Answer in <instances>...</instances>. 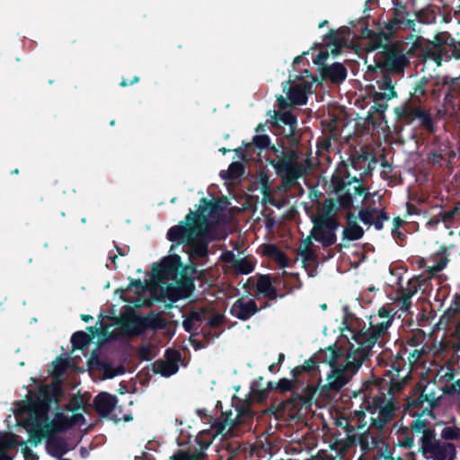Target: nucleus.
Returning <instances> with one entry per match:
<instances>
[{"instance_id": "f03ea898", "label": "nucleus", "mask_w": 460, "mask_h": 460, "mask_svg": "<svg viewBox=\"0 0 460 460\" xmlns=\"http://www.w3.org/2000/svg\"><path fill=\"white\" fill-rule=\"evenodd\" d=\"M370 39L368 50H377L375 56V65L368 66V71L386 72L393 75H403L404 70L410 66L407 45L401 41L390 42V34L385 32L375 33L365 28L363 32Z\"/></svg>"}, {"instance_id": "13d9d810", "label": "nucleus", "mask_w": 460, "mask_h": 460, "mask_svg": "<svg viewBox=\"0 0 460 460\" xmlns=\"http://www.w3.org/2000/svg\"><path fill=\"white\" fill-rule=\"evenodd\" d=\"M349 28L343 27L339 31L330 30L329 32L324 36V39L328 40V43L335 48H341L343 39L339 35L340 31H347Z\"/></svg>"}, {"instance_id": "7ed1b4c3", "label": "nucleus", "mask_w": 460, "mask_h": 460, "mask_svg": "<svg viewBox=\"0 0 460 460\" xmlns=\"http://www.w3.org/2000/svg\"><path fill=\"white\" fill-rule=\"evenodd\" d=\"M394 319L393 309L382 306L377 314L369 317V327L364 325L360 330L348 327L351 334L353 343L357 345L356 355L352 353L350 358L354 360L355 368L360 367L369 357L370 351L377 342L378 339L385 335Z\"/></svg>"}, {"instance_id": "4be33fe9", "label": "nucleus", "mask_w": 460, "mask_h": 460, "mask_svg": "<svg viewBox=\"0 0 460 460\" xmlns=\"http://www.w3.org/2000/svg\"><path fill=\"white\" fill-rule=\"evenodd\" d=\"M383 75L380 80L377 81L379 92H375L373 94V98L375 102L384 101V100H391L397 96V93L394 90V85L393 83V79L391 77L392 74H388L386 72H381Z\"/></svg>"}, {"instance_id": "c03bdc74", "label": "nucleus", "mask_w": 460, "mask_h": 460, "mask_svg": "<svg viewBox=\"0 0 460 460\" xmlns=\"http://www.w3.org/2000/svg\"><path fill=\"white\" fill-rule=\"evenodd\" d=\"M273 118L275 119L276 122H281L285 126H289L290 132H294V128L297 124V119L292 111H275Z\"/></svg>"}, {"instance_id": "2f4dec72", "label": "nucleus", "mask_w": 460, "mask_h": 460, "mask_svg": "<svg viewBox=\"0 0 460 460\" xmlns=\"http://www.w3.org/2000/svg\"><path fill=\"white\" fill-rule=\"evenodd\" d=\"M420 288V277L411 279L406 287H401L398 292L399 300L402 302V307L408 309L411 305V297Z\"/></svg>"}, {"instance_id": "4d7b16f0", "label": "nucleus", "mask_w": 460, "mask_h": 460, "mask_svg": "<svg viewBox=\"0 0 460 460\" xmlns=\"http://www.w3.org/2000/svg\"><path fill=\"white\" fill-rule=\"evenodd\" d=\"M398 444L402 447L411 448L414 444L412 431L407 428L402 429L398 437Z\"/></svg>"}, {"instance_id": "423d86ee", "label": "nucleus", "mask_w": 460, "mask_h": 460, "mask_svg": "<svg viewBox=\"0 0 460 460\" xmlns=\"http://www.w3.org/2000/svg\"><path fill=\"white\" fill-rule=\"evenodd\" d=\"M438 398L421 393L419 398L408 402V406L411 408L410 414L417 417L410 424V429L412 432L422 433V436H424L427 430H435L434 429L428 428L429 421L426 419H422V417L428 415L435 419L433 410L438 406Z\"/></svg>"}, {"instance_id": "ddd939ff", "label": "nucleus", "mask_w": 460, "mask_h": 460, "mask_svg": "<svg viewBox=\"0 0 460 460\" xmlns=\"http://www.w3.org/2000/svg\"><path fill=\"white\" fill-rule=\"evenodd\" d=\"M376 164V156L367 151L355 150L350 155V166L355 171H361L358 178L364 179L365 177L371 175Z\"/></svg>"}, {"instance_id": "6e6552de", "label": "nucleus", "mask_w": 460, "mask_h": 460, "mask_svg": "<svg viewBox=\"0 0 460 460\" xmlns=\"http://www.w3.org/2000/svg\"><path fill=\"white\" fill-rule=\"evenodd\" d=\"M420 448L426 458L433 460H454L456 446L450 442H441L436 438L435 430H427L420 438Z\"/></svg>"}, {"instance_id": "864d4df0", "label": "nucleus", "mask_w": 460, "mask_h": 460, "mask_svg": "<svg viewBox=\"0 0 460 460\" xmlns=\"http://www.w3.org/2000/svg\"><path fill=\"white\" fill-rule=\"evenodd\" d=\"M261 380H262V377H259V379L257 381L253 382L251 386V393L252 394V398H253V400H255L258 402H262L269 396L267 389L260 388L259 383Z\"/></svg>"}, {"instance_id": "b1692460", "label": "nucleus", "mask_w": 460, "mask_h": 460, "mask_svg": "<svg viewBox=\"0 0 460 460\" xmlns=\"http://www.w3.org/2000/svg\"><path fill=\"white\" fill-rule=\"evenodd\" d=\"M223 210L224 208L221 206L219 200H208L206 198H202L199 201L198 210L194 213L196 215H201L205 217V220H199V223H201L204 226H207L208 223V216L215 217L218 216Z\"/></svg>"}, {"instance_id": "f3484780", "label": "nucleus", "mask_w": 460, "mask_h": 460, "mask_svg": "<svg viewBox=\"0 0 460 460\" xmlns=\"http://www.w3.org/2000/svg\"><path fill=\"white\" fill-rule=\"evenodd\" d=\"M50 407L46 403L37 401L36 399L29 401L26 405V412L28 414L27 424H44L46 425L49 420V413Z\"/></svg>"}, {"instance_id": "2eb2a0df", "label": "nucleus", "mask_w": 460, "mask_h": 460, "mask_svg": "<svg viewBox=\"0 0 460 460\" xmlns=\"http://www.w3.org/2000/svg\"><path fill=\"white\" fill-rule=\"evenodd\" d=\"M316 388L313 385H307L303 388L302 393L293 392L290 398L282 401L279 407L284 411H295L301 406L306 405L311 402Z\"/></svg>"}, {"instance_id": "4c0bfd02", "label": "nucleus", "mask_w": 460, "mask_h": 460, "mask_svg": "<svg viewBox=\"0 0 460 460\" xmlns=\"http://www.w3.org/2000/svg\"><path fill=\"white\" fill-rule=\"evenodd\" d=\"M320 363L329 364L331 367L336 365L338 358L341 356L340 349L336 345L329 346L325 349H320L317 353L314 354Z\"/></svg>"}, {"instance_id": "393cba45", "label": "nucleus", "mask_w": 460, "mask_h": 460, "mask_svg": "<svg viewBox=\"0 0 460 460\" xmlns=\"http://www.w3.org/2000/svg\"><path fill=\"white\" fill-rule=\"evenodd\" d=\"M320 70L323 79H328L333 84L342 83L348 75L346 66L340 62H335L331 66L323 65Z\"/></svg>"}, {"instance_id": "ea45409f", "label": "nucleus", "mask_w": 460, "mask_h": 460, "mask_svg": "<svg viewBox=\"0 0 460 460\" xmlns=\"http://www.w3.org/2000/svg\"><path fill=\"white\" fill-rule=\"evenodd\" d=\"M190 247V256L194 259H204L208 255V243L204 240L193 239L187 244Z\"/></svg>"}, {"instance_id": "c756f323", "label": "nucleus", "mask_w": 460, "mask_h": 460, "mask_svg": "<svg viewBox=\"0 0 460 460\" xmlns=\"http://www.w3.org/2000/svg\"><path fill=\"white\" fill-rule=\"evenodd\" d=\"M314 226L311 230V236L321 243L323 247L327 248L337 242L336 233H332L329 229H325L321 224L313 219Z\"/></svg>"}, {"instance_id": "a878e982", "label": "nucleus", "mask_w": 460, "mask_h": 460, "mask_svg": "<svg viewBox=\"0 0 460 460\" xmlns=\"http://www.w3.org/2000/svg\"><path fill=\"white\" fill-rule=\"evenodd\" d=\"M255 289L259 295H261L270 301L284 296V295L278 294L277 288L272 284V277L270 274L261 275L255 284Z\"/></svg>"}, {"instance_id": "680f3d73", "label": "nucleus", "mask_w": 460, "mask_h": 460, "mask_svg": "<svg viewBox=\"0 0 460 460\" xmlns=\"http://www.w3.org/2000/svg\"><path fill=\"white\" fill-rule=\"evenodd\" d=\"M377 210L376 208H362L359 210L358 217L363 224L372 226L373 218Z\"/></svg>"}, {"instance_id": "09e8293b", "label": "nucleus", "mask_w": 460, "mask_h": 460, "mask_svg": "<svg viewBox=\"0 0 460 460\" xmlns=\"http://www.w3.org/2000/svg\"><path fill=\"white\" fill-rule=\"evenodd\" d=\"M336 203H338L337 200L333 199H326L323 202L321 214L315 218H326L335 216L339 209Z\"/></svg>"}, {"instance_id": "a18cd8bd", "label": "nucleus", "mask_w": 460, "mask_h": 460, "mask_svg": "<svg viewBox=\"0 0 460 460\" xmlns=\"http://www.w3.org/2000/svg\"><path fill=\"white\" fill-rule=\"evenodd\" d=\"M91 341V336L83 331L75 332L71 337V343L74 349H84L87 348Z\"/></svg>"}, {"instance_id": "f704fd0d", "label": "nucleus", "mask_w": 460, "mask_h": 460, "mask_svg": "<svg viewBox=\"0 0 460 460\" xmlns=\"http://www.w3.org/2000/svg\"><path fill=\"white\" fill-rule=\"evenodd\" d=\"M449 75H431L429 95L433 100H438L442 93H446L447 84H448Z\"/></svg>"}, {"instance_id": "9d476101", "label": "nucleus", "mask_w": 460, "mask_h": 460, "mask_svg": "<svg viewBox=\"0 0 460 460\" xmlns=\"http://www.w3.org/2000/svg\"><path fill=\"white\" fill-rule=\"evenodd\" d=\"M430 44L434 49L432 58L438 65L443 58L460 59V39L456 40L448 31L437 33Z\"/></svg>"}, {"instance_id": "c85d7f7f", "label": "nucleus", "mask_w": 460, "mask_h": 460, "mask_svg": "<svg viewBox=\"0 0 460 460\" xmlns=\"http://www.w3.org/2000/svg\"><path fill=\"white\" fill-rule=\"evenodd\" d=\"M312 84L303 82L291 86L288 92V98L294 105H305L307 102V94L311 93Z\"/></svg>"}, {"instance_id": "79ce46f5", "label": "nucleus", "mask_w": 460, "mask_h": 460, "mask_svg": "<svg viewBox=\"0 0 460 460\" xmlns=\"http://www.w3.org/2000/svg\"><path fill=\"white\" fill-rule=\"evenodd\" d=\"M244 165L241 162H233L227 171H221L220 176L228 181H235L244 173Z\"/></svg>"}, {"instance_id": "aec40b11", "label": "nucleus", "mask_w": 460, "mask_h": 460, "mask_svg": "<svg viewBox=\"0 0 460 460\" xmlns=\"http://www.w3.org/2000/svg\"><path fill=\"white\" fill-rule=\"evenodd\" d=\"M208 310L202 307L198 310H191L182 322V326L187 332L191 333V336L199 335V330L203 322L207 320V314Z\"/></svg>"}, {"instance_id": "473e14b6", "label": "nucleus", "mask_w": 460, "mask_h": 460, "mask_svg": "<svg viewBox=\"0 0 460 460\" xmlns=\"http://www.w3.org/2000/svg\"><path fill=\"white\" fill-rule=\"evenodd\" d=\"M27 432L29 433L30 442L37 447L44 438L48 440V436L51 435L49 429L44 424H27L25 423Z\"/></svg>"}, {"instance_id": "3c124183", "label": "nucleus", "mask_w": 460, "mask_h": 460, "mask_svg": "<svg viewBox=\"0 0 460 460\" xmlns=\"http://www.w3.org/2000/svg\"><path fill=\"white\" fill-rule=\"evenodd\" d=\"M237 416L234 420H228V417L225 419L226 422L232 421L234 424H241L244 422L247 419H252V412L248 405H242L237 409Z\"/></svg>"}, {"instance_id": "774afa93", "label": "nucleus", "mask_w": 460, "mask_h": 460, "mask_svg": "<svg viewBox=\"0 0 460 460\" xmlns=\"http://www.w3.org/2000/svg\"><path fill=\"white\" fill-rule=\"evenodd\" d=\"M296 385V384L292 379L281 378L276 383V390L280 393L286 392H294L293 388Z\"/></svg>"}, {"instance_id": "a19ab883", "label": "nucleus", "mask_w": 460, "mask_h": 460, "mask_svg": "<svg viewBox=\"0 0 460 460\" xmlns=\"http://www.w3.org/2000/svg\"><path fill=\"white\" fill-rule=\"evenodd\" d=\"M413 350L411 351L408 355V361H409V367L408 368L411 370V367H413L415 364H417L420 358L424 356L426 350L424 349V346H421V347H413ZM407 353V349H404L403 351L400 350L398 351V353L396 354V356L394 357V359L391 360V364L393 363V361L400 356L403 358V363L405 364V367H407L406 366V363H405V360H404V356L405 354Z\"/></svg>"}, {"instance_id": "dca6fc26", "label": "nucleus", "mask_w": 460, "mask_h": 460, "mask_svg": "<svg viewBox=\"0 0 460 460\" xmlns=\"http://www.w3.org/2000/svg\"><path fill=\"white\" fill-rule=\"evenodd\" d=\"M365 418L366 413L363 411H355L354 415L350 418L345 416L337 418L335 424L345 430L348 441H353L355 431L365 428L367 424Z\"/></svg>"}, {"instance_id": "0eeeda50", "label": "nucleus", "mask_w": 460, "mask_h": 460, "mask_svg": "<svg viewBox=\"0 0 460 460\" xmlns=\"http://www.w3.org/2000/svg\"><path fill=\"white\" fill-rule=\"evenodd\" d=\"M203 216L190 211L185 217V221L180 222L168 230L167 239L178 244L192 243L193 239L201 236L204 232L205 226L199 223V220H205Z\"/></svg>"}, {"instance_id": "f8f14e48", "label": "nucleus", "mask_w": 460, "mask_h": 460, "mask_svg": "<svg viewBox=\"0 0 460 460\" xmlns=\"http://www.w3.org/2000/svg\"><path fill=\"white\" fill-rule=\"evenodd\" d=\"M442 106L444 113L450 116L460 111V75L456 77L449 75Z\"/></svg>"}, {"instance_id": "0e129e2a", "label": "nucleus", "mask_w": 460, "mask_h": 460, "mask_svg": "<svg viewBox=\"0 0 460 460\" xmlns=\"http://www.w3.org/2000/svg\"><path fill=\"white\" fill-rule=\"evenodd\" d=\"M226 317L221 313L213 314L207 321L206 326H208L211 329H217L225 324Z\"/></svg>"}, {"instance_id": "39448f33", "label": "nucleus", "mask_w": 460, "mask_h": 460, "mask_svg": "<svg viewBox=\"0 0 460 460\" xmlns=\"http://www.w3.org/2000/svg\"><path fill=\"white\" fill-rule=\"evenodd\" d=\"M271 149L277 155L269 161L270 164L273 166L284 184L295 185L297 180L306 173V166L298 161L300 153L293 148L279 151L275 146H272Z\"/></svg>"}, {"instance_id": "f257e3e1", "label": "nucleus", "mask_w": 460, "mask_h": 460, "mask_svg": "<svg viewBox=\"0 0 460 460\" xmlns=\"http://www.w3.org/2000/svg\"><path fill=\"white\" fill-rule=\"evenodd\" d=\"M410 378V369L405 367L403 358L397 357L385 370L383 377L364 383V400L368 411L376 417L371 421L377 429H383L394 418L396 411L394 394L402 390Z\"/></svg>"}, {"instance_id": "603ef678", "label": "nucleus", "mask_w": 460, "mask_h": 460, "mask_svg": "<svg viewBox=\"0 0 460 460\" xmlns=\"http://www.w3.org/2000/svg\"><path fill=\"white\" fill-rule=\"evenodd\" d=\"M425 338V332L421 329H416L407 336L406 342L411 347H421Z\"/></svg>"}, {"instance_id": "a211bd4d", "label": "nucleus", "mask_w": 460, "mask_h": 460, "mask_svg": "<svg viewBox=\"0 0 460 460\" xmlns=\"http://www.w3.org/2000/svg\"><path fill=\"white\" fill-rule=\"evenodd\" d=\"M260 310L261 308L258 307L253 299L245 300L243 297H241L234 302L229 313L232 316L241 321H247Z\"/></svg>"}, {"instance_id": "72a5a7b5", "label": "nucleus", "mask_w": 460, "mask_h": 460, "mask_svg": "<svg viewBox=\"0 0 460 460\" xmlns=\"http://www.w3.org/2000/svg\"><path fill=\"white\" fill-rule=\"evenodd\" d=\"M430 87V75L429 76H422L416 81L413 86V93L411 97L415 102L421 104L429 94Z\"/></svg>"}, {"instance_id": "de8ad7c7", "label": "nucleus", "mask_w": 460, "mask_h": 460, "mask_svg": "<svg viewBox=\"0 0 460 460\" xmlns=\"http://www.w3.org/2000/svg\"><path fill=\"white\" fill-rule=\"evenodd\" d=\"M98 367L103 371V375L105 378L111 379L118 375L124 374L123 367H119V368H114L111 363H108L103 360L97 361Z\"/></svg>"}, {"instance_id": "8fccbe9b", "label": "nucleus", "mask_w": 460, "mask_h": 460, "mask_svg": "<svg viewBox=\"0 0 460 460\" xmlns=\"http://www.w3.org/2000/svg\"><path fill=\"white\" fill-rule=\"evenodd\" d=\"M418 112V106H407L398 111V118L405 124H411L416 120L415 115Z\"/></svg>"}, {"instance_id": "bb28decb", "label": "nucleus", "mask_w": 460, "mask_h": 460, "mask_svg": "<svg viewBox=\"0 0 460 460\" xmlns=\"http://www.w3.org/2000/svg\"><path fill=\"white\" fill-rule=\"evenodd\" d=\"M458 323H460V293H456L450 306L440 316L438 324L447 327L451 324L456 325Z\"/></svg>"}, {"instance_id": "49530a36", "label": "nucleus", "mask_w": 460, "mask_h": 460, "mask_svg": "<svg viewBox=\"0 0 460 460\" xmlns=\"http://www.w3.org/2000/svg\"><path fill=\"white\" fill-rule=\"evenodd\" d=\"M233 268L237 274L246 275L253 271L255 264L248 258L234 260Z\"/></svg>"}, {"instance_id": "e433bc0d", "label": "nucleus", "mask_w": 460, "mask_h": 460, "mask_svg": "<svg viewBox=\"0 0 460 460\" xmlns=\"http://www.w3.org/2000/svg\"><path fill=\"white\" fill-rule=\"evenodd\" d=\"M355 439L353 441H348L349 444H358L361 447V450L365 453L370 451L377 446V441L376 438L370 434L368 429L364 430L363 432H359L358 430L354 433Z\"/></svg>"}, {"instance_id": "9b49d317", "label": "nucleus", "mask_w": 460, "mask_h": 460, "mask_svg": "<svg viewBox=\"0 0 460 460\" xmlns=\"http://www.w3.org/2000/svg\"><path fill=\"white\" fill-rule=\"evenodd\" d=\"M423 10H420L414 13V19L410 18L411 13L407 11L406 4L396 1L394 3V8L392 9L393 17L387 22L385 23V28L393 32L398 29L413 28L415 26V20L418 19L422 22Z\"/></svg>"}, {"instance_id": "6ab92c4d", "label": "nucleus", "mask_w": 460, "mask_h": 460, "mask_svg": "<svg viewBox=\"0 0 460 460\" xmlns=\"http://www.w3.org/2000/svg\"><path fill=\"white\" fill-rule=\"evenodd\" d=\"M118 398L107 392L99 393L93 399V408L102 418L108 417L116 408Z\"/></svg>"}, {"instance_id": "5fc2aeb1", "label": "nucleus", "mask_w": 460, "mask_h": 460, "mask_svg": "<svg viewBox=\"0 0 460 460\" xmlns=\"http://www.w3.org/2000/svg\"><path fill=\"white\" fill-rule=\"evenodd\" d=\"M17 446L16 436L12 433L0 435V452H5L7 449H13Z\"/></svg>"}, {"instance_id": "cd10ccee", "label": "nucleus", "mask_w": 460, "mask_h": 460, "mask_svg": "<svg viewBox=\"0 0 460 460\" xmlns=\"http://www.w3.org/2000/svg\"><path fill=\"white\" fill-rule=\"evenodd\" d=\"M45 447L47 453L56 458H61L69 451L66 438L60 436H55V434L48 436Z\"/></svg>"}, {"instance_id": "c9c22d12", "label": "nucleus", "mask_w": 460, "mask_h": 460, "mask_svg": "<svg viewBox=\"0 0 460 460\" xmlns=\"http://www.w3.org/2000/svg\"><path fill=\"white\" fill-rule=\"evenodd\" d=\"M416 120H419L420 128L425 130L429 134H435L437 131V126L434 119L432 118L429 111L418 105V112L415 115Z\"/></svg>"}, {"instance_id": "37998d69", "label": "nucleus", "mask_w": 460, "mask_h": 460, "mask_svg": "<svg viewBox=\"0 0 460 460\" xmlns=\"http://www.w3.org/2000/svg\"><path fill=\"white\" fill-rule=\"evenodd\" d=\"M364 230L358 223L349 222L342 231L343 240L357 241L363 237Z\"/></svg>"}, {"instance_id": "69168bd1", "label": "nucleus", "mask_w": 460, "mask_h": 460, "mask_svg": "<svg viewBox=\"0 0 460 460\" xmlns=\"http://www.w3.org/2000/svg\"><path fill=\"white\" fill-rule=\"evenodd\" d=\"M207 326H204L200 330H199V335L200 334L203 337V340L206 341L207 344H210L214 340L220 337L222 332L224 331L217 332L212 330H208L206 328Z\"/></svg>"}, {"instance_id": "4468645a", "label": "nucleus", "mask_w": 460, "mask_h": 460, "mask_svg": "<svg viewBox=\"0 0 460 460\" xmlns=\"http://www.w3.org/2000/svg\"><path fill=\"white\" fill-rule=\"evenodd\" d=\"M164 358L165 360H156L154 363V371L164 377H169L178 372L181 354L176 349H167Z\"/></svg>"}, {"instance_id": "58836bf2", "label": "nucleus", "mask_w": 460, "mask_h": 460, "mask_svg": "<svg viewBox=\"0 0 460 460\" xmlns=\"http://www.w3.org/2000/svg\"><path fill=\"white\" fill-rule=\"evenodd\" d=\"M46 428L49 429L51 434H56L71 429V423L67 416L62 412H57L52 420H49Z\"/></svg>"}, {"instance_id": "e2e57ef3", "label": "nucleus", "mask_w": 460, "mask_h": 460, "mask_svg": "<svg viewBox=\"0 0 460 460\" xmlns=\"http://www.w3.org/2000/svg\"><path fill=\"white\" fill-rule=\"evenodd\" d=\"M316 222L321 224L325 229H329L332 233H336V230L340 226V223L335 216L329 217L326 218H314Z\"/></svg>"}, {"instance_id": "20e7f679", "label": "nucleus", "mask_w": 460, "mask_h": 460, "mask_svg": "<svg viewBox=\"0 0 460 460\" xmlns=\"http://www.w3.org/2000/svg\"><path fill=\"white\" fill-rule=\"evenodd\" d=\"M362 181L363 179L357 176L350 177L348 164L344 161L340 163L332 175L331 185L338 196L337 202L341 208L350 209L353 207V198L356 196H364V199L368 198L369 193Z\"/></svg>"}, {"instance_id": "5701e85b", "label": "nucleus", "mask_w": 460, "mask_h": 460, "mask_svg": "<svg viewBox=\"0 0 460 460\" xmlns=\"http://www.w3.org/2000/svg\"><path fill=\"white\" fill-rule=\"evenodd\" d=\"M121 328L129 335H141L146 331V319L140 314H132L122 318Z\"/></svg>"}, {"instance_id": "052dcab7", "label": "nucleus", "mask_w": 460, "mask_h": 460, "mask_svg": "<svg viewBox=\"0 0 460 460\" xmlns=\"http://www.w3.org/2000/svg\"><path fill=\"white\" fill-rule=\"evenodd\" d=\"M146 319V325L147 329H160L164 325V321L162 316L157 314L150 313L146 316H144Z\"/></svg>"}, {"instance_id": "412c9836", "label": "nucleus", "mask_w": 460, "mask_h": 460, "mask_svg": "<svg viewBox=\"0 0 460 460\" xmlns=\"http://www.w3.org/2000/svg\"><path fill=\"white\" fill-rule=\"evenodd\" d=\"M448 257V248L445 245L440 246L439 249L430 256L428 261L432 262V264L427 267V272L429 278L436 276L447 267L449 261Z\"/></svg>"}, {"instance_id": "338daca9", "label": "nucleus", "mask_w": 460, "mask_h": 460, "mask_svg": "<svg viewBox=\"0 0 460 460\" xmlns=\"http://www.w3.org/2000/svg\"><path fill=\"white\" fill-rule=\"evenodd\" d=\"M389 219L390 217L385 210H377L376 217H374L372 225L376 230L380 231L384 228V223Z\"/></svg>"}, {"instance_id": "6e6d98bb", "label": "nucleus", "mask_w": 460, "mask_h": 460, "mask_svg": "<svg viewBox=\"0 0 460 460\" xmlns=\"http://www.w3.org/2000/svg\"><path fill=\"white\" fill-rule=\"evenodd\" d=\"M438 217H441V221L445 224H451L456 219H460V205H457L447 211L439 212Z\"/></svg>"}, {"instance_id": "1a4fd4ad", "label": "nucleus", "mask_w": 460, "mask_h": 460, "mask_svg": "<svg viewBox=\"0 0 460 460\" xmlns=\"http://www.w3.org/2000/svg\"><path fill=\"white\" fill-rule=\"evenodd\" d=\"M357 345L349 341V349L346 357V364L344 366L332 367L331 373L327 376V384L323 386V390L330 392H339L348 382L350 376L355 374L359 367L355 368V362L350 356L356 353Z\"/></svg>"}, {"instance_id": "7c9ffc66", "label": "nucleus", "mask_w": 460, "mask_h": 460, "mask_svg": "<svg viewBox=\"0 0 460 460\" xmlns=\"http://www.w3.org/2000/svg\"><path fill=\"white\" fill-rule=\"evenodd\" d=\"M63 391L58 384L44 385L40 388L39 394L35 398L37 401L44 402L51 408L53 403H58Z\"/></svg>"}, {"instance_id": "bf43d9fd", "label": "nucleus", "mask_w": 460, "mask_h": 460, "mask_svg": "<svg viewBox=\"0 0 460 460\" xmlns=\"http://www.w3.org/2000/svg\"><path fill=\"white\" fill-rule=\"evenodd\" d=\"M441 438L446 441H460V428L456 425L445 427L441 431Z\"/></svg>"}]
</instances>
